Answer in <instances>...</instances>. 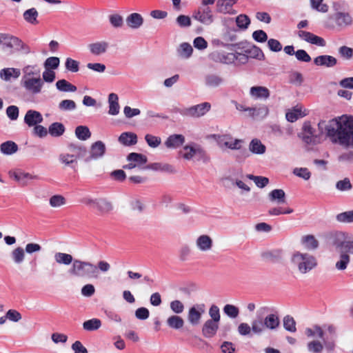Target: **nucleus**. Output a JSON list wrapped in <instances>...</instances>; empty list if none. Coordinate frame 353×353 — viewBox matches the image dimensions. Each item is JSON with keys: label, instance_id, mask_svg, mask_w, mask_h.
<instances>
[{"label": "nucleus", "instance_id": "nucleus-1", "mask_svg": "<svg viewBox=\"0 0 353 353\" xmlns=\"http://www.w3.org/2000/svg\"><path fill=\"white\" fill-rule=\"evenodd\" d=\"M318 127L321 133L323 128L326 130V135L332 142L339 143L341 145H349L353 139V119L347 116H342L338 119H334L327 123L325 121H321Z\"/></svg>", "mask_w": 353, "mask_h": 353}, {"label": "nucleus", "instance_id": "nucleus-2", "mask_svg": "<svg viewBox=\"0 0 353 353\" xmlns=\"http://www.w3.org/2000/svg\"><path fill=\"white\" fill-rule=\"evenodd\" d=\"M305 334L309 338L316 336L323 339V343L318 340H313L310 341L307 345V350L310 352L321 353L323 351L324 347L328 351H333L334 350V341L325 340L323 339L324 331L319 325H315L312 327H307L305 330Z\"/></svg>", "mask_w": 353, "mask_h": 353}, {"label": "nucleus", "instance_id": "nucleus-3", "mask_svg": "<svg viewBox=\"0 0 353 353\" xmlns=\"http://www.w3.org/2000/svg\"><path fill=\"white\" fill-rule=\"evenodd\" d=\"M86 154L87 150L84 146L71 143L59 155V161L65 167L75 168L78 159L85 157Z\"/></svg>", "mask_w": 353, "mask_h": 353}, {"label": "nucleus", "instance_id": "nucleus-4", "mask_svg": "<svg viewBox=\"0 0 353 353\" xmlns=\"http://www.w3.org/2000/svg\"><path fill=\"white\" fill-rule=\"evenodd\" d=\"M252 333L256 335L262 334L266 330H275L280 325V319L276 314L272 313L265 318L261 316L252 321Z\"/></svg>", "mask_w": 353, "mask_h": 353}, {"label": "nucleus", "instance_id": "nucleus-5", "mask_svg": "<svg viewBox=\"0 0 353 353\" xmlns=\"http://www.w3.org/2000/svg\"><path fill=\"white\" fill-rule=\"evenodd\" d=\"M292 263L301 274H306L317 266V259L309 253L296 251L291 258Z\"/></svg>", "mask_w": 353, "mask_h": 353}, {"label": "nucleus", "instance_id": "nucleus-6", "mask_svg": "<svg viewBox=\"0 0 353 353\" xmlns=\"http://www.w3.org/2000/svg\"><path fill=\"white\" fill-rule=\"evenodd\" d=\"M69 274L77 278H97V266L89 261L75 259L68 270Z\"/></svg>", "mask_w": 353, "mask_h": 353}, {"label": "nucleus", "instance_id": "nucleus-7", "mask_svg": "<svg viewBox=\"0 0 353 353\" xmlns=\"http://www.w3.org/2000/svg\"><path fill=\"white\" fill-rule=\"evenodd\" d=\"M4 47L12 50V52H21L24 54H30L31 49L19 37L10 34L3 33L2 43Z\"/></svg>", "mask_w": 353, "mask_h": 353}, {"label": "nucleus", "instance_id": "nucleus-8", "mask_svg": "<svg viewBox=\"0 0 353 353\" xmlns=\"http://www.w3.org/2000/svg\"><path fill=\"white\" fill-rule=\"evenodd\" d=\"M212 137L216 140L221 148H228L231 150H239L241 148V143L243 142L241 139H234L230 134H213Z\"/></svg>", "mask_w": 353, "mask_h": 353}, {"label": "nucleus", "instance_id": "nucleus-9", "mask_svg": "<svg viewBox=\"0 0 353 353\" xmlns=\"http://www.w3.org/2000/svg\"><path fill=\"white\" fill-rule=\"evenodd\" d=\"M210 103L208 102H204L196 105L191 106L188 108H185L181 110L180 112L184 116L197 118L205 115L208 112L210 111Z\"/></svg>", "mask_w": 353, "mask_h": 353}, {"label": "nucleus", "instance_id": "nucleus-10", "mask_svg": "<svg viewBox=\"0 0 353 353\" xmlns=\"http://www.w3.org/2000/svg\"><path fill=\"white\" fill-rule=\"evenodd\" d=\"M127 160L129 163L123 167L124 169L132 170L135 168L144 169L143 165L147 163L148 158L142 154L131 152L128 155Z\"/></svg>", "mask_w": 353, "mask_h": 353}, {"label": "nucleus", "instance_id": "nucleus-11", "mask_svg": "<svg viewBox=\"0 0 353 353\" xmlns=\"http://www.w3.org/2000/svg\"><path fill=\"white\" fill-rule=\"evenodd\" d=\"M192 18L205 26L210 25L214 21L212 11L209 7H199L193 12Z\"/></svg>", "mask_w": 353, "mask_h": 353}, {"label": "nucleus", "instance_id": "nucleus-12", "mask_svg": "<svg viewBox=\"0 0 353 353\" xmlns=\"http://www.w3.org/2000/svg\"><path fill=\"white\" fill-rule=\"evenodd\" d=\"M205 312V305L197 304L191 307L188 313V321L193 326L200 323L202 314Z\"/></svg>", "mask_w": 353, "mask_h": 353}, {"label": "nucleus", "instance_id": "nucleus-13", "mask_svg": "<svg viewBox=\"0 0 353 353\" xmlns=\"http://www.w3.org/2000/svg\"><path fill=\"white\" fill-rule=\"evenodd\" d=\"M210 58L214 62H219L225 64L232 63L237 59L236 54L233 52H226L223 50H216L210 54Z\"/></svg>", "mask_w": 353, "mask_h": 353}, {"label": "nucleus", "instance_id": "nucleus-14", "mask_svg": "<svg viewBox=\"0 0 353 353\" xmlns=\"http://www.w3.org/2000/svg\"><path fill=\"white\" fill-rule=\"evenodd\" d=\"M43 84L41 77L26 78L23 82V86L32 94L40 93Z\"/></svg>", "mask_w": 353, "mask_h": 353}, {"label": "nucleus", "instance_id": "nucleus-15", "mask_svg": "<svg viewBox=\"0 0 353 353\" xmlns=\"http://www.w3.org/2000/svg\"><path fill=\"white\" fill-rule=\"evenodd\" d=\"M299 37L302 40L319 47H325L326 41L321 37H319L310 32L299 30L297 33Z\"/></svg>", "mask_w": 353, "mask_h": 353}, {"label": "nucleus", "instance_id": "nucleus-16", "mask_svg": "<svg viewBox=\"0 0 353 353\" xmlns=\"http://www.w3.org/2000/svg\"><path fill=\"white\" fill-rule=\"evenodd\" d=\"M299 37L302 40L319 47H325L326 41L321 37H319L310 32L299 30L297 33Z\"/></svg>", "mask_w": 353, "mask_h": 353}, {"label": "nucleus", "instance_id": "nucleus-17", "mask_svg": "<svg viewBox=\"0 0 353 353\" xmlns=\"http://www.w3.org/2000/svg\"><path fill=\"white\" fill-rule=\"evenodd\" d=\"M299 37L302 40L319 47H325L326 41L321 37H319L310 32L299 30L297 33Z\"/></svg>", "mask_w": 353, "mask_h": 353}, {"label": "nucleus", "instance_id": "nucleus-18", "mask_svg": "<svg viewBox=\"0 0 353 353\" xmlns=\"http://www.w3.org/2000/svg\"><path fill=\"white\" fill-rule=\"evenodd\" d=\"M314 129L312 127L310 121L305 122L302 128L301 137L303 141L307 143H314L316 137L314 135Z\"/></svg>", "mask_w": 353, "mask_h": 353}, {"label": "nucleus", "instance_id": "nucleus-19", "mask_svg": "<svg viewBox=\"0 0 353 353\" xmlns=\"http://www.w3.org/2000/svg\"><path fill=\"white\" fill-rule=\"evenodd\" d=\"M105 152V144L98 141L94 143L91 146L90 154L85 159V161H90L92 159H97L103 156Z\"/></svg>", "mask_w": 353, "mask_h": 353}, {"label": "nucleus", "instance_id": "nucleus-20", "mask_svg": "<svg viewBox=\"0 0 353 353\" xmlns=\"http://www.w3.org/2000/svg\"><path fill=\"white\" fill-rule=\"evenodd\" d=\"M219 323L207 320L202 327V334L205 338H212L219 330Z\"/></svg>", "mask_w": 353, "mask_h": 353}, {"label": "nucleus", "instance_id": "nucleus-21", "mask_svg": "<svg viewBox=\"0 0 353 353\" xmlns=\"http://www.w3.org/2000/svg\"><path fill=\"white\" fill-rule=\"evenodd\" d=\"M43 121L41 114L36 110H29L24 117V122L29 126L37 125Z\"/></svg>", "mask_w": 353, "mask_h": 353}, {"label": "nucleus", "instance_id": "nucleus-22", "mask_svg": "<svg viewBox=\"0 0 353 353\" xmlns=\"http://www.w3.org/2000/svg\"><path fill=\"white\" fill-rule=\"evenodd\" d=\"M314 63L317 66L332 68L337 64V59L330 55H319L314 59Z\"/></svg>", "mask_w": 353, "mask_h": 353}, {"label": "nucleus", "instance_id": "nucleus-23", "mask_svg": "<svg viewBox=\"0 0 353 353\" xmlns=\"http://www.w3.org/2000/svg\"><path fill=\"white\" fill-rule=\"evenodd\" d=\"M94 209L97 211L99 215H104L112 211V205L107 199L100 198L97 199Z\"/></svg>", "mask_w": 353, "mask_h": 353}, {"label": "nucleus", "instance_id": "nucleus-24", "mask_svg": "<svg viewBox=\"0 0 353 353\" xmlns=\"http://www.w3.org/2000/svg\"><path fill=\"white\" fill-rule=\"evenodd\" d=\"M250 96L255 99H267L270 97V90L263 86H252L250 90Z\"/></svg>", "mask_w": 353, "mask_h": 353}, {"label": "nucleus", "instance_id": "nucleus-25", "mask_svg": "<svg viewBox=\"0 0 353 353\" xmlns=\"http://www.w3.org/2000/svg\"><path fill=\"white\" fill-rule=\"evenodd\" d=\"M108 43L106 41H97L88 45L90 52L94 55H101L107 51Z\"/></svg>", "mask_w": 353, "mask_h": 353}, {"label": "nucleus", "instance_id": "nucleus-26", "mask_svg": "<svg viewBox=\"0 0 353 353\" xmlns=\"http://www.w3.org/2000/svg\"><path fill=\"white\" fill-rule=\"evenodd\" d=\"M336 23L341 27H345L352 24V17L348 12H339L335 14Z\"/></svg>", "mask_w": 353, "mask_h": 353}, {"label": "nucleus", "instance_id": "nucleus-27", "mask_svg": "<svg viewBox=\"0 0 353 353\" xmlns=\"http://www.w3.org/2000/svg\"><path fill=\"white\" fill-rule=\"evenodd\" d=\"M196 244L201 251L205 252L212 248V240L208 235L203 234L198 237Z\"/></svg>", "mask_w": 353, "mask_h": 353}, {"label": "nucleus", "instance_id": "nucleus-28", "mask_svg": "<svg viewBox=\"0 0 353 353\" xmlns=\"http://www.w3.org/2000/svg\"><path fill=\"white\" fill-rule=\"evenodd\" d=\"M119 141L125 146L133 145L137 143V136L133 132H123L119 137Z\"/></svg>", "mask_w": 353, "mask_h": 353}, {"label": "nucleus", "instance_id": "nucleus-29", "mask_svg": "<svg viewBox=\"0 0 353 353\" xmlns=\"http://www.w3.org/2000/svg\"><path fill=\"white\" fill-rule=\"evenodd\" d=\"M143 23V19L139 13H132L126 18L127 25L132 29L139 28L142 26Z\"/></svg>", "mask_w": 353, "mask_h": 353}, {"label": "nucleus", "instance_id": "nucleus-30", "mask_svg": "<svg viewBox=\"0 0 353 353\" xmlns=\"http://www.w3.org/2000/svg\"><path fill=\"white\" fill-rule=\"evenodd\" d=\"M185 142V137L181 134L170 135L165 142L168 148H176L182 145Z\"/></svg>", "mask_w": 353, "mask_h": 353}, {"label": "nucleus", "instance_id": "nucleus-31", "mask_svg": "<svg viewBox=\"0 0 353 353\" xmlns=\"http://www.w3.org/2000/svg\"><path fill=\"white\" fill-rule=\"evenodd\" d=\"M109 111L111 115H117L119 112V97L117 94L111 93L108 97Z\"/></svg>", "mask_w": 353, "mask_h": 353}, {"label": "nucleus", "instance_id": "nucleus-32", "mask_svg": "<svg viewBox=\"0 0 353 353\" xmlns=\"http://www.w3.org/2000/svg\"><path fill=\"white\" fill-rule=\"evenodd\" d=\"M301 243L308 250H314L319 247V241L312 234L303 236L301 238Z\"/></svg>", "mask_w": 353, "mask_h": 353}, {"label": "nucleus", "instance_id": "nucleus-33", "mask_svg": "<svg viewBox=\"0 0 353 353\" xmlns=\"http://www.w3.org/2000/svg\"><path fill=\"white\" fill-rule=\"evenodd\" d=\"M238 0H218L216 3L217 11L221 13H229L232 6Z\"/></svg>", "mask_w": 353, "mask_h": 353}, {"label": "nucleus", "instance_id": "nucleus-34", "mask_svg": "<svg viewBox=\"0 0 353 353\" xmlns=\"http://www.w3.org/2000/svg\"><path fill=\"white\" fill-rule=\"evenodd\" d=\"M39 12L34 8H32L26 10L23 14L24 20L26 22L32 25H37L39 23V21L37 20Z\"/></svg>", "mask_w": 353, "mask_h": 353}, {"label": "nucleus", "instance_id": "nucleus-35", "mask_svg": "<svg viewBox=\"0 0 353 353\" xmlns=\"http://www.w3.org/2000/svg\"><path fill=\"white\" fill-rule=\"evenodd\" d=\"M265 146L257 139L251 141L249 145V150L253 154H262L265 152Z\"/></svg>", "mask_w": 353, "mask_h": 353}, {"label": "nucleus", "instance_id": "nucleus-36", "mask_svg": "<svg viewBox=\"0 0 353 353\" xmlns=\"http://www.w3.org/2000/svg\"><path fill=\"white\" fill-rule=\"evenodd\" d=\"M0 150L4 154L10 155L18 150V145L12 141H8L1 144Z\"/></svg>", "mask_w": 353, "mask_h": 353}, {"label": "nucleus", "instance_id": "nucleus-37", "mask_svg": "<svg viewBox=\"0 0 353 353\" xmlns=\"http://www.w3.org/2000/svg\"><path fill=\"white\" fill-rule=\"evenodd\" d=\"M54 260L59 264L68 265L73 263L74 259L70 254L63 252H56L54 254Z\"/></svg>", "mask_w": 353, "mask_h": 353}, {"label": "nucleus", "instance_id": "nucleus-38", "mask_svg": "<svg viewBox=\"0 0 353 353\" xmlns=\"http://www.w3.org/2000/svg\"><path fill=\"white\" fill-rule=\"evenodd\" d=\"M167 325L172 329L179 330L184 325L183 319L177 315H172L167 319Z\"/></svg>", "mask_w": 353, "mask_h": 353}, {"label": "nucleus", "instance_id": "nucleus-39", "mask_svg": "<svg viewBox=\"0 0 353 353\" xmlns=\"http://www.w3.org/2000/svg\"><path fill=\"white\" fill-rule=\"evenodd\" d=\"M269 199L271 201H276L278 203L285 202V193L282 189H275L269 193Z\"/></svg>", "mask_w": 353, "mask_h": 353}, {"label": "nucleus", "instance_id": "nucleus-40", "mask_svg": "<svg viewBox=\"0 0 353 353\" xmlns=\"http://www.w3.org/2000/svg\"><path fill=\"white\" fill-rule=\"evenodd\" d=\"M57 88L61 92H75L77 87L65 79H61L56 83Z\"/></svg>", "mask_w": 353, "mask_h": 353}, {"label": "nucleus", "instance_id": "nucleus-41", "mask_svg": "<svg viewBox=\"0 0 353 353\" xmlns=\"http://www.w3.org/2000/svg\"><path fill=\"white\" fill-rule=\"evenodd\" d=\"M23 78L41 77L40 70L36 65H27L23 69Z\"/></svg>", "mask_w": 353, "mask_h": 353}, {"label": "nucleus", "instance_id": "nucleus-42", "mask_svg": "<svg viewBox=\"0 0 353 353\" xmlns=\"http://www.w3.org/2000/svg\"><path fill=\"white\" fill-rule=\"evenodd\" d=\"M1 77L3 78L6 81H8L12 77L14 78H18L20 75V71L16 68H4L1 70L0 72Z\"/></svg>", "mask_w": 353, "mask_h": 353}, {"label": "nucleus", "instance_id": "nucleus-43", "mask_svg": "<svg viewBox=\"0 0 353 353\" xmlns=\"http://www.w3.org/2000/svg\"><path fill=\"white\" fill-rule=\"evenodd\" d=\"M64 132L65 127L61 123L55 122L49 126V133L52 137H60L64 133Z\"/></svg>", "mask_w": 353, "mask_h": 353}, {"label": "nucleus", "instance_id": "nucleus-44", "mask_svg": "<svg viewBox=\"0 0 353 353\" xmlns=\"http://www.w3.org/2000/svg\"><path fill=\"white\" fill-rule=\"evenodd\" d=\"M75 134L80 140H87L91 137V132L87 126L79 125L75 129Z\"/></svg>", "mask_w": 353, "mask_h": 353}, {"label": "nucleus", "instance_id": "nucleus-45", "mask_svg": "<svg viewBox=\"0 0 353 353\" xmlns=\"http://www.w3.org/2000/svg\"><path fill=\"white\" fill-rule=\"evenodd\" d=\"M25 251L21 247H17L11 252V257L17 264L21 263L25 259Z\"/></svg>", "mask_w": 353, "mask_h": 353}, {"label": "nucleus", "instance_id": "nucleus-46", "mask_svg": "<svg viewBox=\"0 0 353 353\" xmlns=\"http://www.w3.org/2000/svg\"><path fill=\"white\" fill-rule=\"evenodd\" d=\"M101 325V322L98 319H92L85 321L83 323V327L88 331H93L99 329Z\"/></svg>", "mask_w": 353, "mask_h": 353}, {"label": "nucleus", "instance_id": "nucleus-47", "mask_svg": "<svg viewBox=\"0 0 353 353\" xmlns=\"http://www.w3.org/2000/svg\"><path fill=\"white\" fill-rule=\"evenodd\" d=\"M49 203L52 208H59L66 203V199L61 194H55L50 198Z\"/></svg>", "mask_w": 353, "mask_h": 353}, {"label": "nucleus", "instance_id": "nucleus-48", "mask_svg": "<svg viewBox=\"0 0 353 353\" xmlns=\"http://www.w3.org/2000/svg\"><path fill=\"white\" fill-rule=\"evenodd\" d=\"M336 219L338 222L350 223H353V210L346 211L336 215Z\"/></svg>", "mask_w": 353, "mask_h": 353}, {"label": "nucleus", "instance_id": "nucleus-49", "mask_svg": "<svg viewBox=\"0 0 353 353\" xmlns=\"http://www.w3.org/2000/svg\"><path fill=\"white\" fill-rule=\"evenodd\" d=\"M223 82V79L218 75L209 74L205 77V83L209 87H217Z\"/></svg>", "mask_w": 353, "mask_h": 353}, {"label": "nucleus", "instance_id": "nucleus-50", "mask_svg": "<svg viewBox=\"0 0 353 353\" xmlns=\"http://www.w3.org/2000/svg\"><path fill=\"white\" fill-rule=\"evenodd\" d=\"M193 52V48L188 43H182L178 50L179 54L183 58H189Z\"/></svg>", "mask_w": 353, "mask_h": 353}, {"label": "nucleus", "instance_id": "nucleus-51", "mask_svg": "<svg viewBox=\"0 0 353 353\" xmlns=\"http://www.w3.org/2000/svg\"><path fill=\"white\" fill-rule=\"evenodd\" d=\"M183 150V157L188 160L191 159L196 153H201L203 152L199 148H195L190 145L185 146Z\"/></svg>", "mask_w": 353, "mask_h": 353}, {"label": "nucleus", "instance_id": "nucleus-52", "mask_svg": "<svg viewBox=\"0 0 353 353\" xmlns=\"http://www.w3.org/2000/svg\"><path fill=\"white\" fill-rule=\"evenodd\" d=\"M283 327L284 328L290 332H295L296 330V322L293 317L290 315H287L283 318Z\"/></svg>", "mask_w": 353, "mask_h": 353}, {"label": "nucleus", "instance_id": "nucleus-53", "mask_svg": "<svg viewBox=\"0 0 353 353\" xmlns=\"http://www.w3.org/2000/svg\"><path fill=\"white\" fill-rule=\"evenodd\" d=\"M247 177L251 180H253L256 186L259 188H264L269 183V179L265 176H254L252 174H248Z\"/></svg>", "mask_w": 353, "mask_h": 353}, {"label": "nucleus", "instance_id": "nucleus-54", "mask_svg": "<svg viewBox=\"0 0 353 353\" xmlns=\"http://www.w3.org/2000/svg\"><path fill=\"white\" fill-rule=\"evenodd\" d=\"M59 58L57 57H50L45 61L44 68L46 70H48V69L55 70L59 67Z\"/></svg>", "mask_w": 353, "mask_h": 353}, {"label": "nucleus", "instance_id": "nucleus-55", "mask_svg": "<svg viewBox=\"0 0 353 353\" xmlns=\"http://www.w3.org/2000/svg\"><path fill=\"white\" fill-rule=\"evenodd\" d=\"M350 261V256L347 253H342L340 256V260L336 263V268L339 270H344Z\"/></svg>", "mask_w": 353, "mask_h": 353}, {"label": "nucleus", "instance_id": "nucleus-56", "mask_svg": "<svg viewBox=\"0 0 353 353\" xmlns=\"http://www.w3.org/2000/svg\"><path fill=\"white\" fill-rule=\"evenodd\" d=\"M223 311L225 314H227L230 318L235 319L239 316V310L237 307L227 304L223 307Z\"/></svg>", "mask_w": 353, "mask_h": 353}, {"label": "nucleus", "instance_id": "nucleus-57", "mask_svg": "<svg viewBox=\"0 0 353 353\" xmlns=\"http://www.w3.org/2000/svg\"><path fill=\"white\" fill-rule=\"evenodd\" d=\"M59 108L62 111L73 110L76 108V103L70 99H65L59 103Z\"/></svg>", "mask_w": 353, "mask_h": 353}, {"label": "nucleus", "instance_id": "nucleus-58", "mask_svg": "<svg viewBox=\"0 0 353 353\" xmlns=\"http://www.w3.org/2000/svg\"><path fill=\"white\" fill-rule=\"evenodd\" d=\"M65 68L72 72H77L79 70V62L72 59V58H67L65 63Z\"/></svg>", "mask_w": 353, "mask_h": 353}, {"label": "nucleus", "instance_id": "nucleus-59", "mask_svg": "<svg viewBox=\"0 0 353 353\" xmlns=\"http://www.w3.org/2000/svg\"><path fill=\"white\" fill-rule=\"evenodd\" d=\"M145 140L148 145L151 148H157L161 143V139L160 137L150 134H147L145 136Z\"/></svg>", "mask_w": 353, "mask_h": 353}, {"label": "nucleus", "instance_id": "nucleus-60", "mask_svg": "<svg viewBox=\"0 0 353 353\" xmlns=\"http://www.w3.org/2000/svg\"><path fill=\"white\" fill-rule=\"evenodd\" d=\"M236 23L240 28L246 29L250 23V20L247 15L240 14L236 17Z\"/></svg>", "mask_w": 353, "mask_h": 353}, {"label": "nucleus", "instance_id": "nucleus-61", "mask_svg": "<svg viewBox=\"0 0 353 353\" xmlns=\"http://www.w3.org/2000/svg\"><path fill=\"white\" fill-rule=\"evenodd\" d=\"M339 53L345 59L350 60L353 57V49L345 46L339 48Z\"/></svg>", "mask_w": 353, "mask_h": 353}, {"label": "nucleus", "instance_id": "nucleus-62", "mask_svg": "<svg viewBox=\"0 0 353 353\" xmlns=\"http://www.w3.org/2000/svg\"><path fill=\"white\" fill-rule=\"evenodd\" d=\"M209 315L211 317L210 321L219 323L221 319L220 311L218 306L212 305L209 310Z\"/></svg>", "mask_w": 353, "mask_h": 353}, {"label": "nucleus", "instance_id": "nucleus-63", "mask_svg": "<svg viewBox=\"0 0 353 353\" xmlns=\"http://www.w3.org/2000/svg\"><path fill=\"white\" fill-rule=\"evenodd\" d=\"M303 117L301 114V110L299 109H294L290 112L286 113L285 117L290 122H294L299 118Z\"/></svg>", "mask_w": 353, "mask_h": 353}, {"label": "nucleus", "instance_id": "nucleus-64", "mask_svg": "<svg viewBox=\"0 0 353 353\" xmlns=\"http://www.w3.org/2000/svg\"><path fill=\"white\" fill-rule=\"evenodd\" d=\"M238 332L241 336L249 335L252 332V325L251 326L247 323H241L238 326Z\"/></svg>", "mask_w": 353, "mask_h": 353}]
</instances>
